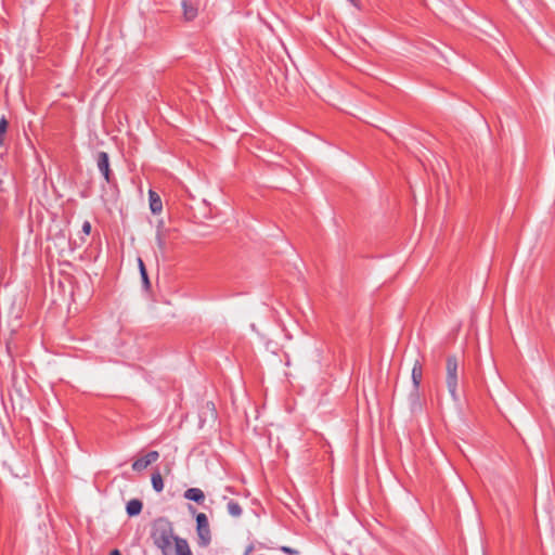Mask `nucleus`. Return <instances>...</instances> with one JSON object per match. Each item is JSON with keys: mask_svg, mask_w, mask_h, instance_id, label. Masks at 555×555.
<instances>
[{"mask_svg": "<svg viewBox=\"0 0 555 555\" xmlns=\"http://www.w3.org/2000/svg\"><path fill=\"white\" fill-rule=\"evenodd\" d=\"M184 498L202 504L205 500V494L199 488H190L184 492Z\"/></svg>", "mask_w": 555, "mask_h": 555, "instance_id": "obj_7", "label": "nucleus"}, {"mask_svg": "<svg viewBox=\"0 0 555 555\" xmlns=\"http://www.w3.org/2000/svg\"><path fill=\"white\" fill-rule=\"evenodd\" d=\"M423 378V366L421 362L416 361L412 369V382L414 388L417 390Z\"/></svg>", "mask_w": 555, "mask_h": 555, "instance_id": "obj_9", "label": "nucleus"}, {"mask_svg": "<svg viewBox=\"0 0 555 555\" xmlns=\"http://www.w3.org/2000/svg\"><path fill=\"white\" fill-rule=\"evenodd\" d=\"M151 538L163 555H170L172 543L176 544V540L180 539L173 534L172 525L164 519H158L154 522L151 531Z\"/></svg>", "mask_w": 555, "mask_h": 555, "instance_id": "obj_1", "label": "nucleus"}, {"mask_svg": "<svg viewBox=\"0 0 555 555\" xmlns=\"http://www.w3.org/2000/svg\"><path fill=\"white\" fill-rule=\"evenodd\" d=\"M196 531L198 535V544L201 546H207L211 541V532L208 518L204 513H198L196 516Z\"/></svg>", "mask_w": 555, "mask_h": 555, "instance_id": "obj_3", "label": "nucleus"}, {"mask_svg": "<svg viewBox=\"0 0 555 555\" xmlns=\"http://www.w3.org/2000/svg\"><path fill=\"white\" fill-rule=\"evenodd\" d=\"M159 457V453L157 451H150L146 455L143 457H140L135 460L132 463V469L135 472H141L145 469L149 465L156 462Z\"/></svg>", "mask_w": 555, "mask_h": 555, "instance_id": "obj_4", "label": "nucleus"}, {"mask_svg": "<svg viewBox=\"0 0 555 555\" xmlns=\"http://www.w3.org/2000/svg\"><path fill=\"white\" fill-rule=\"evenodd\" d=\"M151 480H152V486H153L154 490L156 492H162L164 489V481H163V477H162L160 473L159 472L153 473Z\"/></svg>", "mask_w": 555, "mask_h": 555, "instance_id": "obj_12", "label": "nucleus"}, {"mask_svg": "<svg viewBox=\"0 0 555 555\" xmlns=\"http://www.w3.org/2000/svg\"><path fill=\"white\" fill-rule=\"evenodd\" d=\"M143 504L138 499H132L127 503L126 511L129 516H137L141 513Z\"/></svg>", "mask_w": 555, "mask_h": 555, "instance_id": "obj_10", "label": "nucleus"}, {"mask_svg": "<svg viewBox=\"0 0 555 555\" xmlns=\"http://www.w3.org/2000/svg\"><path fill=\"white\" fill-rule=\"evenodd\" d=\"M228 512L233 517H240L242 515V507L241 505L235 501H230L227 505Z\"/></svg>", "mask_w": 555, "mask_h": 555, "instance_id": "obj_13", "label": "nucleus"}, {"mask_svg": "<svg viewBox=\"0 0 555 555\" xmlns=\"http://www.w3.org/2000/svg\"><path fill=\"white\" fill-rule=\"evenodd\" d=\"M156 241H157L158 248L160 250H165L166 249V242H165L164 235L160 232L157 233Z\"/></svg>", "mask_w": 555, "mask_h": 555, "instance_id": "obj_16", "label": "nucleus"}, {"mask_svg": "<svg viewBox=\"0 0 555 555\" xmlns=\"http://www.w3.org/2000/svg\"><path fill=\"white\" fill-rule=\"evenodd\" d=\"M96 165L106 182L111 181L109 160L106 152H99L96 155Z\"/></svg>", "mask_w": 555, "mask_h": 555, "instance_id": "obj_5", "label": "nucleus"}, {"mask_svg": "<svg viewBox=\"0 0 555 555\" xmlns=\"http://www.w3.org/2000/svg\"><path fill=\"white\" fill-rule=\"evenodd\" d=\"M150 209L154 215H158L163 210V203L159 195L153 191H149Z\"/></svg>", "mask_w": 555, "mask_h": 555, "instance_id": "obj_6", "label": "nucleus"}, {"mask_svg": "<svg viewBox=\"0 0 555 555\" xmlns=\"http://www.w3.org/2000/svg\"><path fill=\"white\" fill-rule=\"evenodd\" d=\"M82 232L86 234V235H89L90 232H91V223L89 221H85L83 224H82Z\"/></svg>", "mask_w": 555, "mask_h": 555, "instance_id": "obj_17", "label": "nucleus"}, {"mask_svg": "<svg viewBox=\"0 0 555 555\" xmlns=\"http://www.w3.org/2000/svg\"><path fill=\"white\" fill-rule=\"evenodd\" d=\"M459 360L455 356H449L446 361V384L452 399L457 402L459 393Z\"/></svg>", "mask_w": 555, "mask_h": 555, "instance_id": "obj_2", "label": "nucleus"}, {"mask_svg": "<svg viewBox=\"0 0 555 555\" xmlns=\"http://www.w3.org/2000/svg\"><path fill=\"white\" fill-rule=\"evenodd\" d=\"M282 551H283L284 553H287V554H293V553H294V551H293L292 548L287 547V546H283V547H282Z\"/></svg>", "mask_w": 555, "mask_h": 555, "instance_id": "obj_18", "label": "nucleus"}, {"mask_svg": "<svg viewBox=\"0 0 555 555\" xmlns=\"http://www.w3.org/2000/svg\"><path fill=\"white\" fill-rule=\"evenodd\" d=\"M139 268H140V273H141V276H142V280H143L144 284L146 286H149L150 285V281H149V278H147V273H146V269H145L144 262L142 261L141 258H139Z\"/></svg>", "mask_w": 555, "mask_h": 555, "instance_id": "obj_15", "label": "nucleus"}, {"mask_svg": "<svg viewBox=\"0 0 555 555\" xmlns=\"http://www.w3.org/2000/svg\"><path fill=\"white\" fill-rule=\"evenodd\" d=\"M182 8H183V16H184L185 21H193L197 16L198 9L196 5L190 3L186 0H183Z\"/></svg>", "mask_w": 555, "mask_h": 555, "instance_id": "obj_8", "label": "nucleus"}, {"mask_svg": "<svg viewBox=\"0 0 555 555\" xmlns=\"http://www.w3.org/2000/svg\"><path fill=\"white\" fill-rule=\"evenodd\" d=\"M109 555H121L118 550H114Z\"/></svg>", "mask_w": 555, "mask_h": 555, "instance_id": "obj_19", "label": "nucleus"}, {"mask_svg": "<svg viewBox=\"0 0 555 555\" xmlns=\"http://www.w3.org/2000/svg\"><path fill=\"white\" fill-rule=\"evenodd\" d=\"M349 1H350L351 3H353V4L356 3V0H349Z\"/></svg>", "mask_w": 555, "mask_h": 555, "instance_id": "obj_20", "label": "nucleus"}, {"mask_svg": "<svg viewBox=\"0 0 555 555\" xmlns=\"http://www.w3.org/2000/svg\"><path fill=\"white\" fill-rule=\"evenodd\" d=\"M8 126H9L8 120L5 119V117H2L0 119V144L1 145L4 142V135L7 133Z\"/></svg>", "mask_w": 555, "mask_h": 555, "instance_id": "obj_14", "label": "nucleus"}, {"mask_svg": "<svg viewBox=\"0 0 555 555\" xmlns=\"http://www.w3.org/2000/svg\"><path fill=\"white\" fill-rule=\"evenodd\" d=\"M176 555H193L185 539L176 540Z\"/></svg>", "mask_w": 555, "mask_h": 555, "instance_id": "obj_11", "label": "nucleus"}]
</instances>
